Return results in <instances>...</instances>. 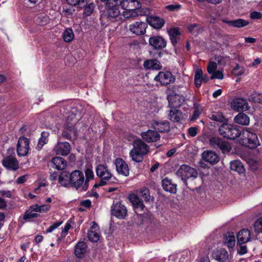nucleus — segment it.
<instances>
[{
    "instance_id": "nucleus-21",
    "label": "nucleus",
    "mask_w": 262,
    "mask_h": 262,
    "mask_svg": "<svg viewBox=\"0 0 262 262\" xmlns=\"http://www.w3.org/2000/svg\"><path fill=\"white\" fill-rule=\"evenodd\" d=\"M70 149V144L64 142L58 143L54 150L57 155L67 156L69 154Z\"/></svg>"
},
{
    "instance_id": "nucleus-59",
    "label": "nucleus",
    "mask_w": 262,
    "mask_h": 262,
    "mask_svg": "<svg viewBox=\"0 0 262 262\" xmlns=\"http://www.w3.org/2000/svg\"><path fill=\"white\" fill-rule=\"evenodd\" d=\"M181 7V6L179 4H175V5H168L166 7V8L170 11H174L176 10H178L180 9Z\"/></svg>"
},
{
    "instance_id": "nucleus-60",
    "label": "nucleus",
    "mask_w": 262,
    "mask_h": 262,
    "mask_svg": "<svg viewBox=\"0 0 262 262\" xmlns=\"http://www.w3.org/2000/svg\"><path fill=\"white\" fill-rule=\"evenodd\" d=\"M189 135L191 137H195L198 133V128L195 127H191L188 129Z\"/></svg>"
},
{
    "instance_id": "nucleus-4",
    "label": "nucleus",
    "mask_w": 262,
    "mask_h": 262,
    "mask_svg": "<svg viewBox=\"0 0 262 262\" xmlns=\"http://www.w3.org/2000/svg\"><path fill=\"white\" fill-rule=\"evenodd\" d=\"M240 137V143L250 148H255L259 145L257 135L248 129L243 130Z\"/></svg>"
},
{
    "instance_id": "nucleus-53",
    "label": "nucleus",
    "mask_w": 262,
    "mask_h": 262,
    "mask_svg": "<svg viewBox=\"0 0 262 262\" xmlns=\"http://www.w3.org/2000/svg\"><path fill=\"white\" fill-rule=\"evenodd\" d=\"M217 69V64L215 62H209L207 67V71L209 74H212Z\"/></svg>"
},
{
    "instance_id": "nucleus-41",
    "label": "nucleus",
    "mask_w": 262,
    "mask_h": 262,
    "mask_svg": "<svg viewBox=\"0 0 262 262\" xmlns=\"http://www.w3.org/2000/svg\"><path fill=\"white\" fill-rule=\"evenodd\" d=\"M31 208L35 212L46 213L49 211L51 208V206L48 204L38 205H34L31 206Z\"/></svg>"
},
{
    "instance_id": "nucleus-31",
    "label": "nucleus",
    "mask_w": 262,
    "mask_h": 262,
    "mask_svg": "<svg viewBox=\"0 0 262 262\" xmlns=\"http://www.w3.org/2000/svg\"><path fill=\"white\" fill-rule=\"evenodd\" d=\"M162 187L163 189L172 193H175L177 192V187L175 184H173L171 181L168 179L165 178L162 181Z\"/></svg>"
},
{
    "instance_id": "nucleus-22",
    "label": "nucleus",
    "mask_w": 262,
    "mask_h": 262,
    "mask_svg": "<svg viewBox=\"0 0 262 262\" xmlns=\"http://www.w3.org/2000/svg\"><path fill=\"white\" fill-rule=\"evenodd\" d=\"M149 45L155 49H160L166 47V41L160 36H153L149 39Z\"/></svg>"
},
{
    "instance_id": "nucleus-11",
    "label": "nucleus",
    "mask_w": 262,
    "mask_h": 262,
    "mask_svg": "<svg viewBox=\"0 0 262 262\" xmlns=\"http://www.w3.org/2000/svg\"><path fill=\"white\" fill-rule=\"evenodd\" d=\"M210 146L216 149H221L223 152H229L231 149V145L226 141L219 137H212L209 140Z\"/></svg>"
},
{
    "instance_id": "nucleus-35",
    "label": "nucleus",
    "mask_w": 262,
    "mask_h": 262,
    "mask_svg": "<svg viewBox=\"0 0 262 262\" xmlns=\"http://www.w3.org/2000/svg\"><path fill=\"white\" fill-rule=\"evenodd\" d=\"M58 182L63 186H67L71 184V174L65 171L61 172L58 177Z\"/></svg>"
},
{
    "instance_id": "nucleus-2",
    "label": "nucleus",
    "mask_w": 262,
    "mask_h": 262,
    "mask_svg": "<svg viewBox=\"0 0 262 262\" xmlns=\"http://www.w3.org/2000/svg\"><path fill=\"white\" fill-rule=\"evenodd\" d=\"M119 5V0H107L106 10L103 13V16L112 21L120 17L121 13Z\"/></svg>"
},
{
    "instance_id": "nucleus-3",
    "label": "nucleus",
    "mask_w": 262,
    "mask_h": 262,
    "mask_svg": "<svg viewBox=\"0 0 262 262\" xmlns=\"http://www.w3.org/2000/svg\"><path fill=\"white\" fill-rule=\"evenodd\" d=\"M71 184L79 191H86L89 187L83 172L79 170H75L71 173Z\"/></svg>"
},
{
    "instance_id": "nucleus-57",
    "label": "nucleus",
    "mask_w": 262,
    "mask_h": 262,
    "mask_svg": "<svg viewBox=\"0 0 262 262\" xmlns=\"http://www.w3.org/2000/svg\"><path fill=\"white\" fill-rule=\"evenodd\" d=\"M71 227V223L69 222H68L66 224L63 229H62V230L61 231V236H63V238H64V237L66 236L69 230L70 229Z\"/></svg>"
},
{
    "instance_id": "nucleus-8",
    "label": "nucleus",
    "mask_w": 262,
    "mask_h": 262,
    "mask_svg": "<svg viewBox=\"0 0 262 262\" xmlns=\"http://www.w3.org/2000/svg\"><path fill=\"white\" fill-rule=\"evenodd\" d=\"M97 176L100 179V185L106 184L112 179H115L113 176L108 169V167L103 164H99L96 168Z\"/></svg>"
},
{
    "instance_id": "nucleus-6",
    "label": "nucleus",
    "mask_w": 262,
    "mask_h": 262,
    "mask_svg": "<svg viewBox=\"0 0 262 262\" xmlns=\"http://www.w3.org/2000/svg\"><path fill=\"white\" fill-rule=\"evenodd\" d=\"M78 118L73 113H70L66 117V123L65 124V130L62 132V135L68 139L71 138L73 134L74 136L76 135V130L74 126L76 124Z\"/></svg>"
},
{
    "instance_id": "nucleus-54",
    "label": "nucleus",
    "mask_w": 262,
    "mask_h": 262,
    "mask_svg": "<svg viewBox=\"0 0 262 262\" xmlns=\"http://www.w3.org/2000/svg\"><path fill=\"white\" fill-rule=\"evenodd\" d=\"M62 223V221H61V222H56L53 223L52 225H51L49 228H48L46 229V232L47 233L52 232L55 229L58 228L60 225H61Z\"/></svg>"
},
{
    "instance_id": "nucleus-50",
    "label": "nucleus",
    "mask_w": 262,
    "mask_h": 262,
    "mask_svg": "<svg viewBox=\"0 0 262 262\" xmlns=\"http://www.w3.org/2000/svg\"><path fill=\"white\" fill-rule=\"evenodd\" d=\"M254 229L256 232L262 233V217L258 218L255 222Z\"/></svg>"
},
{
    "instance_id": "nucleus-19",
    "label": "nucleus",
    "mask_w": 262,
    "mask_h": 262,
    "mask_svg": "<svg viewBox=\"0 0 262 262\" xmlns=\"http://www.w3.org/2000/svg\"><path fill=\"white\" fill-rule=\"evenodd\" d=\"M141 136L145 141L148 143L157 142L160 138L159 134L152 129H148L146 132H142L141 134Z\"/></svg>"
},
{
    "instance_id": "nucleus-20",
    "label": "nucleus",
    "mask_w": 262,
    "mask_h": 262,
    "mask_svg": "<svg viewBox=\"0 0 262 262\" xmlns=\"http://www.w3.org/2000/svg\"><path fill=\"white\" fill-rule=\"evenodd\" d=\"M151 127L160 132H168L170 130L169 123L167 121L154 120L151 122Z\"/></svg>"
},
{
    "instance_id": "nucleus-24",
    "label": "nucleus",
    "mask_w": 262,
    "mask_h": 262,
    "mask_svg": "<svg viewBox=\"0 0 262 262\" xmlns=\"http://www.w3.org/2000/svg\"><path fill=\"white\" fill-rule=\"evenodd\" d=\"M202 158L211 164H215L219 161V157L214 151L206 150L203 152Z\"/></svg>"
},
{
    "instance_id": "nucleus-43",
    "label": "nucleus",
    "mask_w": 262,
    "mask_h": 262,
    "mask_svg": "<svg viewBox=\"0 0 262 262\" xmlns=\"http://www.w3.org/2000/svg\"><path fill=\"white\" fill-rule=\"evenodd\" d=\"M229 23L231 25V26H233L236 28L243 27L249 24L248 21L243 19L233 20L231 22H229Z\"/></svg>"
},
{
    "instance_id": "nucleus-5",
    "label": "nucleus",
    "mask_w": 262,
    "mask_h": 262,
    "mask_svg": "<svg viewBox=\"0 0 262 262\" xmlns=\"http://www.w3.org/2000/svg\"><path fill=\"white\" fill-rule=\"evenodd\" d=\"M119 4L126 11L124 12L125 17H130L137 15L136 10L141 8V4L137 0H119Z\"/></svg>"
},
{
    "instance_id": "nucleus-17",
    "label": "nucleus",
    "mask_w": 262,
    "mask_h": 262,
    "mask_svg": "<svg viewBox=\"0 0 262 262\" xmlns=\"http://www.w3.org/2000/svg\"><path fill=\"white\" fill-rule=\"evenodd\" d=\"M167 100L169 107L177 108L183 104L185 101V98L182 95L172 93L168 95Z\"/></svg>"
},
{
    "instance_id": "nucleus-48",
    "label": "nucleus",
    "mask_w": 262,
    "mask_h": 262,
    "mask_svg": "<svg viewBox=\"0 0 262 262\" xmlns=\"http://www.w3.org/2000/svg\"><path fill=\"white\" fill-rule=\"evenodd\" d=\"M139 195L145 201H148L150 199L149 191L147 188H142L139 192Z\"/></svg>"
},
{
    "instance_id": "nucleus-10",
    "label": "nucleus",
    "mask_w": 262,
    "mask_h": 262,
    "mask_svg": "<svg viewBox=\"0 0 262 262\" xmlns=\"http://www.w3.org/2000/svg\"><path fill=\"white\" fill-rule=\"evenodd\" d=\"M178 176L185 182L190 178H196L198 172L195 169L187 165H182L177 172Z\"/></svg>"
},
{
    "instance_id": "nucleus-23",
    "label": "nucleus",
    "mask_w": 262,
    "mask_h": 262,
    "mask_svg": "<svg viewBox=\"0 0 262 262\" xmlns=\"http://www.w3.org/2000/svg\"><path fill=\"white\" fill-rule=\"evenodd\" d=\"M88 238L92 242H97L100 237V231L98 225L93 223L88 232Z\"/></svg>"
},
{
    "instance_id": "nucleus-49",
    "label": "nucleus",
    "mask_w": 262,
    "mask_h": 262,
    "mask_svg": "<svg viewBox=\"0 0 262 262\" xmlns=\"http://www.w3.org/2000/svg\"><path fill=\"white\" fill-rule=\"evenodd\" d=\"M38 216V215L36 212L34 211V210H32V208H31V207H30V209L27 211L25 214L24 215L23 218L24 220H29L33 218H35Z\"/></svg>"
},
{
    "instance_id": "nucleus-55",
    "label": "nucleus",
    "mask_w": 262,
    "mask_h": 262,
    "mask_svg": "<svg viewBox=\"0 0 262 262\" xmlns=\"http://www.w3.org/2000/svg\"><path fill=\"white\" fill-rule=\"evenodd\" d=\"M224 78V74L223 72L221 71H215L212 74L211 76V79H222Z\"/></svg>"
},
{
    "instance_id": "nucleus-63",
    "label": "nucleus",
    "mask_w": 262,
    "mask_h": 262,
    "mask_svg": "<svg viewBox=\"0 0 262 262\" xmlns=\"http://www.w3.org/2000/svg\"><path fill=\"white\" fill-rule=\"evenodd\" d=\"M0 194L7 198H11L12 196V193L9 190H1L0 191Z\"/></svg>"
},
{
    "instance_id": "nucleus-51",
    "label": "nucleus",
    "mask_w": 262,
    "mask_h": 262,
    "mask_svg": "<svg viewBox=\"0 0 262 262\" xmlns=\"http://www.w3.org/2000/svg\"><path fill=\"white\" fill-rule=\"evenodd\" d=\"M85 180L87 183L93 180L94 178V173L93 171L91 168H87L85 171Z\"/></svg>"
},
{
    "instance_id": "nucleus-64",
    "label": "nucleus",
    "mask_w": 262,
    "mask_h": 262,
    "mask_svg": "<svg viewBox=\"0 0 262 262\" xmlns=\"http://www.w3.org/2000/svg\"><path fill=\"white\" fill-rule=\"evenodd\" d=\"M81 205L85 208H89L91 206V201L90 200H85L81 202Z\"/></svg>"
},
{
    "instance_id": "nucleus-42",
    "label": "nucleus",
    "mask_w": 262,
    "mask_h": 262,
    "mask_svg": "<svg viewBox=\"0 0 262 262\" xmlns=\"http://www.w3.org/2000/svg\"><path fill=\"white\" fill-rule=\"evenodd\" d=\"M193 107L194 110L191 117V120H194L196 119L201 114L203 111L202 106L197 103H194Z\"/></svg>"
},
{
    "instance_id": "nucleus-7",
    "label": "nucleus",
    "mask_w": 262,
    "mask_h": 262,
    "mask_svg": "<svg viewBox=\"0 0 262 262\" xmlns=\"http://www.w3.org/2000/svg\"><path fill=\"white\" fill-rule=\"evenodd\" d=\"M219 132L224 137L232 140L239 137L242 133L236 126L227 123L220 126Z\"/></svg>"
},
{
    "instance_id": "nucleus-39",
    "label": "nucleus",
    "mask_w": 262,
    "mask_h": 262,
    "mask_svg": "<svg viewBox=\"0 0 262 262\" xmlns=\"http://www.w3.org/2000/svg\"><path fill=\"white\" fill-rule=\"evenodd\" d=\"M168 34L171 43L175 46L177 43V37L180 35L179 29L178 28H172L168 31Z\"/></svg>"
},
{
    "instance_id": "nucleus-46",
    "label": "nucleus",
    "mask_w": 262,
    "mask_h": 262,
    "mask_svg": "<svg viewBox=\"0 0 262 262\" xmlns=\"http://www.w3.org/2000/svg\"><path fill=\"white\" fill-rule=\"evenodd\" d=\"M210 118L214 121H218L220 122H223L226 121V120L222 113L220 112L215 113L211 115Z\"/></svg>"
},
{
    "instance_id": "nucleus-32",
    "label": "nucleus",
    "mask_w": 262,
    "mask_h": 262,
    "mask_svg": "<svg viewBox=\"0 0 262 262\" xmlns=\"http://www.w3.org/2000/svg\"><path fill=\"white\" fill-rule=\"evenodd\" d=\"M143 66L146 69L158 70L162 68L160 62L157 59L147 60L144 62Z\"/></svg>"
},
{
    "instance_id": "nucleus-30",
    "label": "nucleus",
    "mask_w": 262,
    "mask_h": 262,
    "mask_svg": "<svg viewBox=\"0 0 262 262\" xmlns=\"http://www.w3.org/2000/svg\"><path fill=\"white\" fill-rule=\"evenodd\" d=\"M87 246L84 242H79L75 247V254L78 258H81L83 256L86 252Z\"/></svg>"
},
{
    "instance_id": "nucleus-28",
    "label": "nucleus",
    "mask_w": 262,
    "mask_h": 262,
    "mask_svg": "<svg viewBox=\"0 0 262 262\" xmlns=\"http://www.w3.org/2000/svg\"><path fill=\"white\" fill-rule=\"evenodd\" d=\"M148 24L155 29H160L163 27L164 21L163 19L154 16H150L147 18Z\"/></svg>"
},
{
    "instance_id": "nucleus-33",
    "label": "nucleus",
    "mask_w": 262,
    "mask_h": 262,
    "mask_svg": "<svg viewBox=\"0 0 262 262\" xmlns=\"http://www.w3.org/2000/svg\"><path fill=\"white\" fill-rule=\"evenodd\" d=\"M234 121L242 125H248L250 123V118L246 114L241 112L235 116Z\"/></svg>"
},
{
    "instance_id": "nucleus-45",
    "label": "nucleus",
    "mask_w": 262,
    "mask_h": 262,
    "mask_svg": "<svg viewBox=\"0 0 262 262\" xmlns=\"http://www.w3.org/2000/svg\"><path fill=\"white\" fill-rule=\"evenodd\" d=\"M248 100L253 102H262V95L253 92L248 97Z\"/></svg>"
},
{
    "instance_id": "nucleus-9",
    "label": "nucleus",
    "mask_w": 262,
    "mask_h": 262,
    "mask_svg": "<svg viewBox=\"0 0 262 262\" xmlns=\"http://www.w3.org/2000/svg\"><path fill=\"white\" fill-rule=\"evenodd\" d=\"M154 80L162 86L172 84L176 80V77L168 71H160L155 77Z\"/></svg>"
},
{
    "instance_id": "nucleus-1",
    "label": "nucleus",
    "mask_w": 262,
    "mask_h": 262,
    "mask_svg": "<svg viewBox=\"0 0 262 262\" xmlns=\"http://www.w3.org/2000/svg\"><path fill=\"white\" fill-rule=\"evenodd\" d=\"M133 148L129 152V156L136 162L143 160V156L149 151V147L141 139L135 140L133 143Z\"/></svg>"
},
{
    "instance_id": "nucleus-56",
    "label": "nucleus",
    "mask_w": 262,
    "mask_h": 262,
    "mask_svg": "<svg viewBox=\"0 0 262 262\" xmlns=\"http://www.w3.org/2000/svg\"><path fill=\"white\" fill-rule=\"evenodd\" d=\"M36 21L40 25H44L47 23L48 18L43 15H40L36 19Z\"/></svg>"
},
{
    "instance_id": "nucleus-62",
    "label": "nucleus",
    "mask_w": 262,
    "mask_h": 262,
    "mask_svg": "<svg viewBox=\"0 0 262 262\" xmlns=\"http://www.w3.org/2000/svg\"><path fill=\"white\" fill-rule=\"evenodd\" d=\"M28 178V175H24L18 178L16 180V183L17 184H23L25 183Z\"/></svg>"
},
{
    "instance_id": "nucleus-27",
    "label": "nucleus",
    "mask_w": 262,
    "mask_h": 262,
    "mask_svg": "<svg viewBox=\"0 0 262 262\" xmlns=\"http://www.w3.org/2000/svg\"><path fill=\"white\" fill-rule=\"evenodd\" d=\"M168 118L173 122H179L183 118L182 113L176 108H171L168 115Z\"/></svg>"
},
{
    "instance_id": "nucleus-12",
    "label": "nucleus",
    "mask_w": 262,
    "mask_h": 262,
    "mask_svg": "<svg viewBox=\"0 0 262 262\" xmlns=\"http://www.w3.org/2000/svg\"><path fill=\"white\" fill-rule=\"evenodd\" d=\"M230 107L236 112L247 111L250 108L247 100L241 97L233 99L230 102Z\"/></svg>"
},
{
    "instance_id": "nucleus-15",
    "label": "nucleus",
    "mask_w": 262,
    "mask_h": 262,
    "mask_svg": "<svg viewBox=\"0 0 262 262\" xmlns=\"http://www.w3.org/2000/svg\"><path fill=\"white\" fill-rule=\"evenodd\" d=\"M147 24L142 21H136L128 25V29L134 34L140 35L146 32Z\"/></svg>"
},
{
    "instance_id": "nucleus-25",
    "label": "nucleus",
    "mask_w": 262,
    "mask_h": 262,
    "mask_svg": "<svg viewBox=\"0 0 262 262\" xmlns=\"http://www.w3.org/2000/svg\"><path fill=\"white\" fill-rule=\"evenodd\" d=\"M3 165L7 169L16 170L18 168V162L16 158L9 156L3 160Z\"/></svg>"
},
{
    "instance_id": "nucleus-13",
    "label": "nucleus",
    "mask_w": 262,
    "mask_h": 262,
    "mask_svg": "<svg viewBox=\"0 0 262 262\" xmlns=\"http://www.w3.org/2000/svg\"><path fill=\"white\" fill-rule=\"evenodd\" d=\"M29 141L24 137L19 138L17 144V153L19 156H26L29 150Z\"/></svg>"
},
{
    "instance_id": "nucleus-34",
    "label": "nucleus",
    "mask_w": 262,
    "mask_h": 262,
    "mask_svg": "<svg viewBox=\"0 0 262 262\" xmlns=\"http://www.w3.org/2000/svg\"><path fill=\"white\" fill-rule=\"evenodd\" d=\"M129 199L132 203L136 211L142 210L144 205L139 198L135 194H131L129 195Z\"/></svg>"
},
{
    "instance_id": "nucleus-40",
    "label": "nucleus",
    "mask_w": 262,
    "mask_h": 262,
    "mask_svg": "<svg viewBox=\"0 0 262 262\" xmlns=\"http://www.w3.org/2000/svg\"><path fill=\"white\" fill-rule=\"evenodd\" d=\"M49 133L48 132H42L41 134V137L39 139L37 148L40 150L42 146L48 142V137Z\"/></svg>"
},
{
    "instance_id": "nucleus-29",
    "label": "nucleus",
    "mask_w": 262,
    "mask_h": 262,
    "mask_svg": "<svg viewBox=\"0 0 262 262\" xmlns=\"http://www.w3.org/2000/svg\"><path fill=\"white\" fill-rule=\"evenodd\" d=\"M51 163L53 167L57 170H63L67 166V162L62 158L56 157L52 159Z\"/></svg>"
},
{
    "instance_id": "nucleus-37",
    "label": "nucleus",
    "mask_w": 262,
    "mask_h": 262,
    "mask_svg": "<svg viewBox=\"0 0 262 262\" xmlns=\"http://www.w3.org/2000/svg\"><path fill=\"white\" fill-rule=\"evenodd\" d=\"M230 169L239 173H242L245 171L244 166L239 160L231 161L230 162Z\"/></svg>"
},
{
    "instance_id": "nucleus-58",
    "label": "nucleus",
    "mask_w": 262,
    "mask_h": 262,
    "mask_svg": "<svg viewBox=\"0 0 262 262\" xmlns=\"http://www.w3.org/2000/svg\"><path fill=\"white\" fill-rule=\"evenodd\" d=\"M67 3L71 6H76L78 4H84L86 3L85 0H66Z\"/></svg>"
},
{
    "instance_id": "nucleus-14",
    "label": "nucleus",
    "mask_w": 262,
    "mask_h": 262,
    "mask_svg": "<svg viewBox=\"0 0 262 262\" xmlns=\"http://www.w3.org/2000/svg\"><path fill=\"white\" fill-rule=\"evenodd\" d=\"M112 214L118 219H123L126 216L127 211L126 207L120 202L114 204L111 208Z\"/></svg>"
},
{
    "instance_id": "nucleus-36",
    "label": "nucleus",
    "mask_w": 262,
    "mask_h": 262,
    "mask_svg": "<svg viewBox=\"0 0 262 262\" xmlns=\"http://www.w3.org/2000/svg\"><path fill=\"white\" fill-rule=\"evenodd\" d=\"M235 236L233 232H228L225 235L224 243L229 248H233L235 244Z\"/></svg>"
},
{
    "instance_id": "nucleus-18",
    "label": "nucleus",
    "mask_w": 262,
    "mask_h": 262,
    "mask_svg": "<svg viewBox=\"0 0 262 262\" xmlns=\"http://www.w3.org/2000/svg\"><path fill=\"white\" fill-rule=\"evenodd\" d=\"M212 256L219 262H231L232 258L225 249H220L214 251Z\"/></svg>"
},
{
    "instance_id": "nucleus-16",
    "label": "nucleus",
    "mask_w": 262,
    "mask_h": 262,
    "mask_svg": "<svg viewBox=\"0 0 262 262\" xmlns=\"http://www.w3.org/2000/svg\"><path fill=\"white\" fill-rule=\"evenodd\" d=\"M116 169L118 174L127 177L129 174V169L127 163L121 158H117L114 162Z\"/></svg>"
},
{
    "instance_id": "nucleus-47",
    "label": "nucleus",
    "mask_w": 262,
    "mask_h": 262,
    "mask_svg": "<svg viewBox=\"0 0 262 262\" xmlns=\"http://www.w3.org/2000/svg\"><path fill=\"white\" fill-rule=\"evenodd\" d=\"M246 69L244 67L236 64L232 70V73L235 76H239L243 75L245 72Z\"/></svg>"
},
{
    "instance_id": "nucleus-26",
    "label": "nucleus",
    "mask_w": 262,
    "mask_h": 262,
    "mask_svg": "<svg viewBox=\"0 0 262 262\" xmlns=\"http://www.w3.org/2000/svg\"><path fill=\"white\" fill-rule=\"evenodd\" d=\"M237 243L242 245L249 242L251 238V232L248 229H242L237 234Z\"/></svg>"
},
{
    "instance_id": "nucleus-38",
    "label": "nucleus",
    "mask_w": 262,
    "mask_h": 262,
    "mask_svg": "<svg viewBox=\"0 0 262 262\" xmlns=\"http://www.w3.org/2000/svg\"><path fill=\"white\" fill-rule=\"evenodd\" d=\"M203 79V74L202 69L199 68L196 69L194 78V84L196 87L200 88L201 86Z\"/></svg>"
},
{
    "instance_id": "nucleus-61",
    "label": "nucleus",
    "mask_w": 262,
    "mask_h": 262,
    "mask_svg": "<svg viewBox=\"0 0 262 262\" xmlns=\"http://www.w3.org/2000/svg\"><path fill=\"white\" fill-rule=\"evenodd\" d=\"M262 14L258 12L254 11L250 13V17L252 19H259L261 17Z\"/></svg>"
},
{
    "instance_id": "nucleus-52",
    "label": "nucleus",
    "mask_w": 262,
    "mask_h": 262,
    "mask_svg": "<svg viewBox=\"0 0 262 262\" xmlns=\"http://www.w3.org/2000/svg\"><path fill=\"white\" fill-rule=\"evenodd\" d=\"M94 7L95 6L93 3H90L86 5L83 12L85 16H90L93 13Z\"/></svg>"
},
{
    "instance_id": "nucleus-44",
    "label": "nucleus",
    "mask_w": 262,
    "mask_h": 262,
    "mask_svg": "<svg viewBox=\"0 0 262 262\" xmlns=\"http://www.w3.org/2000/svg\"><path fill=\"white\" fill-rule=\"evenodd\" d=\"M74 33L72 29L67 28L63 33L62 37L66 42H69L74 38Z\"/></svg>"
}]
</instances>
